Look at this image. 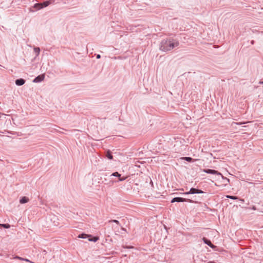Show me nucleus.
Segmentation results:
<instances>
[{"label": "nucleus", "instance_id": "obj_1", "mask_svg": "<svg viewBox=\"0 0 263 263\" xmlns=\"http://www.w3.org/2000/svg\"><path fill=\"white\" fill-rule=\"evenodd\" d=\"M179 42L178 40L169 37L161 41L160 45V49L166 52L173 50L175 47H178Z\"/></svg>", "mask_w": 263, "mask_h": 263}, {"label": "nucleus", "instance_id": "obj_2", "mask_svg": "<svg viewBox=\"0 0 263 263\" xmlns=\"http://www.w3.org/2000/svg\"><path fill=\"white\" fill-rule=\"evenodd\" d=\"M52 1H53V0H49V1H45V2H43V3L35 4L33 5V8L35 9L36 10H40L41 9H43V8L46 7L48 6H49L50 4H51V2Z\"/></svg>", "mask_w": 263, "mask_h": 263}, {"label": "nucleus", "instance_id": "obj_3", "mask_svg": "<svg viewBox=\"0 0 263 263\" xmlns=\"http://www.w3.org/2000/svg\"><path fill=\"white\" fill-rule=\"evenodd\" d=\"M203 193V192L199 189H197L195 188H191L189 192H186L182 193L184 195H188V194H202Z\"/></svg>", "mask_w": 263, "mask_h": 263}, {"label": "nucleus", "instance_id": "obj_4", "mask_svg": "<svg viewBox=\"0 0 263 263\" xmlns=\"http://www.w3.org/2000/svg\"><path fill=\"white\" fill-rule=\"evenodd\" d=\"M185 201H188L189 202H193V201L191 199L183 198H181V197H175V198H173L172 200H171L172 203H174L175 202H185Z\"/></svg>", "mask_w": 263, "mask_h": 263}, {"label": "nucleus", "instance_id": "obj_5", "mask_svg": "<svg viewBox=\"0 0 263 263\" xmlns=\"http://www.w3.org/2000/svg\"><path fill=\"white\" fill-rule=\"evenodd\" d=\"M204 173L218 176H222V174L216 170L211 169H204L203 171Z\"/></svg>", "mask_w": 263, "mask_h": 263}, {"label": "nucleus", "instance_id": "obj_6", "mask_svg": "<svg viewBox=\"0 0 263 263\" xmlns=\"http://www.w3.org/2000/svg\"><path fill=\"white\" fill-rule=\"evenodd\" d=\"M45 79V74H42L36 77L33 80L34 83H40L43 81Z\"/></svg>", "mask_w": 263, "mask_h": 263}, {"label": "nucleus", "instance_id": "obj_7", "mask_svg": "<svg viewBox=\"0 0 263 263\" xmlns=\"http://www.w3.org/2000/svg\"><path fill=\"white\" fill-rule=\"evenodd\" d=\"M202 240H203V242H204V243L206 244L207 245L210 246L211 248H214L215 247V246L212 243L211 241L210 240L208 239L207 238L203 237L202 238Z\"/></svg>", "mask_w": 263, "mask_h": 263}, {"label": "nucleus", "instance_id": "obj_8", "mask_svg": "<svg viewBox=\"0 0 263 263\" xmlns=\"http://www.w3.org/2000/svg\"><path fill=\"white\" fill-rule=\"evenodd\" d=\"M15 84L17 86H22L25 83V80L23 79H18L15 80Z\"/></svg>", "mask_w": 263, "mask_h": 263}, {"label": "nucleus", "instance_id": "obj_9", "mask_svg": "<svg viewBox=\"0 0 263 263\" xmlns=\"http://www.w3.org/2000/svg\"><path fill=\"white\" fill-rule=\"evenodd\" d=\"M29 199L26 197H23L20 200V202L21 204H24L28 202Z\"/></svg>", "mask_w": 263, "mask_h": 263}, {"label": "nucleus", "instance_id": "obj_10", "mask_svg": "<svg viewBox=\"0 0 263 263\" xmlns=\"http://www.w3.org/2000/svg\"><path fill=\"white\" fill-rule=\"evenodd\" d=\"M106 157H107L110 160H111L113 158V156H112V155L111 154V153L109 151H108L107 152L106 154Z\"/></svg>", "mask_w": 263, "mask_h": 263}, {"label": "nucleus", "instance_id": "obj_11", "mask_svg": "<svg viewBox=\"0 0 263 263\" xmlns=\"http://www.w3.org/2000/svg\"><path fill=\"white\" fill-rule=\"evenodd\" d=\"M33 50L36 54V57H37L40 52V48L39 47H34Z\"/></svg>", "mask_w": 263, "mask_h": 263}, {"label": "nucleus", "instance_id": "obj_12", "mask_svg": "<svg viewBox=\"0 0 263 263\" xmlns=\"http://www.w3.org/2000/svg\"><path fill=\"white\" fill-rule=\"evenodd\" d=\"M88 237V235L86 234H81L78 236V237L80 238H86Z\"/></svg>", "mask_w": 263, "mask_h": 263}, {"label": "nucleus", "instance_id": "obj_13", "mask_svg": "<svg viewBox=\"0 0 263 263\" xmlns=\"http://www.w3.org/2000/svg\"><path fill=\"white\" fill-rule=\"evenodd\" d=\"M182 159L188 162H192L193 160V159L191 157H183Z\"/></svg>", "mask_w": 263, "mask_h": 263}, {"label": "nucleus", "instance_id": "obj_14", "mask_svg": "<svg viewBox=\"0 0 263 263\" xmlns=\"http://www.w3.org/2000/svg\"><path fill=\"white\" fill-rule=\"evenodd\" d=\"M226 197L228 198L233 199V200H235L238 198V197L236 196H231V195H227V196H226Z\"/></svg>", "mask_w": 263, "mask_h": 263}, {"label": "nucleus", "instance_id": "obj_15", "mask_svg": "<svg viewBox=\"0 0 263 263\" xmlns=\"http://www.w3.org/2000/svg\"><path fill=\"white\" fill-rule=\"evenodd\" d=\"M111 176H115V177H120L121 176V174H120L118 172H116L113 173L111 174Z\"/></svg>", "mask_w": 263, "mask_h": 263}, {"label": "nucleus", "instance_id": "obj_16", "mask_svg": "<svg viewBox=\"0 0 263 263\" xmlns=\"http://www.w3.org/2000/svg\"><path fill=\"white\" fill-rule=\"evenodd\" d=\"M1 227L5 229H8L10 227L9 224H2Z\"/></svg>", "mask_w": 263, "mask_h": 263}, {"label": "nucleus", "instance_id": "obj_17", "mask_svg": "<svg viewBox=\"0 0 263 263\" xmlns=\"http://www.w3.org/2000/svg\"><path fill=\"white\" fill-rule=\"evenodd\" d=\"M221 176L223 180H226V182H227L226 184H227L228 183H229V182H230V180H229V179L227 178V177H224L222 175V176Z\"/></svg>", "mask_w": 263, "mask_h": 263}, {"label": "nucleus", "instance_id": "obj_18", "mask_svg": "<svg viewBox=\"0 0 263 263\" xmlns=\"http://www.w3.org/2000/svg\"><path fill=\"white\" fill-rule=\"evenodd\" d=\"M108 222L110 223V222H115V223H117V224H120L119 221L117 220H110Z\"/></svg>", "mask_w": 263, "mask_h": 263}, {"label": "nucleus", "instance_id": "obj_19", "mask_svg": "<svg viewBox=\"0 0 263 263\" xmlns=\"http://www.w3.org/2000/svg\"><path fill=\"white\" fill-rule=\"evenodd\" d=\"M13 258H14V259H19V260H24V258H23L21 257L18 256H15Z\"/></svg>", "mask_w": 263, "mask_h": 263}, {"label": "nucleus", "instance_id": "obj_20", "mask_svg": "<svg viewBox=\"0 0 263 263\" xmlns=\"http://www.w3.org/2000/svg\"><path fill=\"white\" fill-rule=\"evenodd\" d=\"M126 179V177H121V176H120V177H119V180L120 181H124Z\"/></svg>", "mask_w": 263, "mask_h": 263}, {"label": "nucleus", "instance_id": "obj_21", "mask_svg": "<svg viewBox=\"0 0 263 263\" xmlns=\"http://www.w3.org/2000/svg\"><path fill=\"white\" fill-rule=\"evenodd\" d=\"M99 239L98 237H94L93 239H89V241H97Z\"/></svg>", "mask_w": 263, "mask_h": 263}, {"label": "nucleus", "instance_id": "obj_22", "mask_svg": "<svg viewBox=\"0 0 263 263\" xmlns=\"http://www.w3.org/2000/svg\"><path fill=\"white\" fill-rule=\"evenodd\" d=\"M23 260H25V261H27V262H30V263H34V262H33L32 261H30L29 259H28L27 258H24Z\"/></svg>", "mask_w": 263, "mask_h": 263}, {"label": "nucleus", "instance_id": "obj_23", "mask_svg": "<svg viewBox=\"0 0 263 263\" xmlns=\"http://www.w3.org/2000/svg\"><path fill=\"white\" fill-rule=\"evenodd\" d=\"M96 58L99 59L101 58V55L100 54H97Z\"/></svg>", "mask_w": 263, "mask_h": 263}, {"label": "nucleus", "instance_id": "obj_24", "mask_svg": "<svg viewBox=\"0 0 263 263\" xmlns=\"http://www.w3.org/2000/svg\"><path fill=\"white\" fill-rule=\"evenodd\" d=\"M29 11H30V12H34V10H33L31 8H30V9H29Z\"/></svg>", "mask_w": 263, "mask_h": 263}, {"label": "nucleus", "instance_id": "obj_25", "mask_svg": "<svg viewBox=\"0 0 263 263\" xmlns=\"http://www.w3.org/2000/svg\"><path fill=\"white\" fill-rule=\"evenodd\" d=\"M251 44H254V41L253 40L251 41Z\"/></svg>", "mask_w": 263, "mask_h": 263}, {"label": "nucleus", "instance_id": "obj_26", "mask_svg": "<svg viewBox=\"0 0 263 263\" xmlns=\"http://www.w3.org/2000/svg\"><path fill=\"white\" fill-rule=\"evenodd\" d=\"M259 83V84H263V81H260Z\"/></svg>", "mask_w": 263, "mask_h": 263}, {"label": "nucleus", "instance_id": "obj_27", "mask_svg": "<svg viewBox=\"0 0 263 263\" xmlns=\"http://www.w3.org/2000/svg\"><path fill=\"white\" fill-rule=\"evenodd\" d=\"M2 224H0V227H1Z\"/></svg>", "mask_w": 263, "mask_h": 263}]
</instances>
